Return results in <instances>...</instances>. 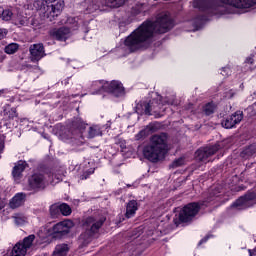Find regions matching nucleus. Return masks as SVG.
I'll return each instance as SVG.
<instances>
[{"mask_svg": "<svg viewBox=\"0 0 256 256\" xmlns=\"http://www.w3.org/2000/svg\"><path fill=\"white\" fill-rule=\"evenodd\" d=\"M173 29V20L169 14H160L155 22L144 21L136 30H134L125 40L124 45L131 53L151 45L155 33L163 34Z\"/></svg>", "mask_w": 256, "mask_h": 256, "instance_id": "nucleus-1", "label": "nucleus"}, {"mask_svg": "<svg viewBox=\"0 0 256 256\" xmlns=\"http://www.w3.org/2000/svg\"><path fill=\"white\" fill-rule=\"evenodd\" d=\"M25 11H39L41 9L44 17L48 19V21H55L58 15H61L63 11V0H37L34 2H27L24 4Z\"/></svg>", "mask_w": 256, "mask_h": 256, "instance_id": "nucleus-2", "label": "nucleus"}, {"mask_svg": "<svg viewBox=\"0 0 256 256\" xmlns=\"http://www.w3.org/2000/svg\"><path fill=\"white\" fill-rule=\"evenodd\" d=\"M167 149V134H155L150 138V144L144 147L143 155L148 161H159Z\"/></svg>", "mask_w": 256, "mask_h": 256, "instance_id": "nucleus-3", "label": "nucleus"}, {"mask_svg": "<svg viewBox=\"0 0 256 256\" xmlns=\"http://www.w3.org/2000/svg\"><path fill=\"white\" fill-rule=\"evenodd\" d=\"M92 89L94 90L92 95H97L98 93H102V91L110 93L113 97H123L125 95V88H123V84L115 80L111 82H105L103 80L94 81L92 83Z\"/></svg>", "mask_w": 256, "mask_h": 256, "instance_id": "nucleus-4", "label": "nucleus"}, {"mask_svg": "<svg viewBox=\"0 0 256 256\" xmlns=\"http://www.w3.org/2000/svg\"><path fill=\"white\" fill-rule=\"evenodd\" d=\"M103 223H105V218H100L96 220L93 217H88L84 224H83V229L85 230V233H82L79 237L80 241L84 245H87L89 243V240L91 239V235L93 233H97L101 227H103Z\"/></svg>", "mask_w": 256, "mask_h": 256, "instance_id": "nucleus-5", "label": "nucleus"}, {"mask_svg": "<svg viewBox=\"0 0 256 256\" xmlns=\"http://www.w3.org/2000/svg\"><path fill=\"white\" fill-rule=\"evenodd\" d=\"M68 23L71 25L70 28L62 27L55 28L50 30V37L57 39L58 41H65L71 35V31H77L79 29V22H77V18H68Z\"/></svg>", "mask_w": 256, "mask_h": 256, "instance_id": "nucleus-6", "label": "nucleus"}, {"mask_svg": "<svg viewBox=\"0 0 256 256\" xmlns=\"http://www.w3.org/2000/svg\"><path fill=\"white\" fill-rule=\"evenodd\" d=\"M201 206L196 202L189 203L179 213V220L181 223H189L199 213Z\"/></svg>", "mask_w": 256, "mask_h": 256, "instance_id": "nucleus-7", "label": "nucleus"}, {"mask_svg": "<svg viewBox=\"0 0 256 256\" xmlns=\"http://www.w3.org/2000/svg\"><path fill=\"white\" fill-rule=\"evenodd\" d=\"M31 191H43L47 187V178L42 173H34L28 180Z\"/></svg>", "mask_w": 256, "mask_h": 256, "instance_id": "nucleus-8", "label": "nucleus"}, {"mask_svg": "<svg viewBox=\"0 0 256 256\" xmlns=\"http://www.w3.org/2000/svg\"><path fill=\"white\" fill-rule=\"evenodd\" d=\"M256 194L254 192H249L245 196L240 197L238 200H236L232 207H235L236 209L243 210V209H249V207H253L255 204Z\"/></svg>", "mask_w": 256, "mask_h": 256, "instance_id": "nucleus-9", "label": "nucleus"}, {"mask_svg": "<svg viewBox=\"0 0 256 256\" xmlns=\"http://www.w3.org/2000/svg\"><path fill=\"white\" fill-rule=\"evenodd\" d=\"M218 149H220L219 144L198 149L195 153L196 161L207 163V161H209L207 159H209L212 155H215Z\"/></svg>", "mask_w": 256, "mask_h": 256, "instance_id": "nucleus-10", "label": "nucleus"}, {"mask_svg": "<svg viewBox=\"0 0 256 256\" xmlns=\"http://www.w3.org/2000/svg\"><path fill=\"white\" fill-rule=\"evenodd\" d=\"M241 121H243V111H236L231 116L224 118L221 125L224 129H233V127L241 123Z\"/></svg>", "mask_w": 256, "mask_h": 256, "instance_id": "nucleus-11", "label": "nucleus"}, {"mask_svg": "<svg viewBox=\"0 0 256 256\" xmlns=\"http://www.w3.org/2000/svg\"><path fill=\"white\" fill-rule=\"evenodd\" d=\"M30 51V59L33 63H37L38 61H41L43 57H45V47L42 43L39 44H33L29 48Z\"/></svg>", "mask_w": 256, "mask_h": 256, "instance_id": "nucleus-12", "label": "nucleus"}, {"mask_svg": "<svg viewBox=\"0 0 256 256\" xmlns=\"http://www.w3.org/2000/svg\"><path fill=\"white\" fill-rule=\"evenodd\" d=\"M225 5H231L237 9H249L256 5V0H220Z\"/></svg>", "mask_w": 256, "mask_h": 256, "instance_id": "nucleus-13", "label": "nucleus"}, {"mask_svg": "<svg viewBox=\"0 0 256 256\" xmlns=\"http://www.w3.org/2000/svg\"><path fill=\"white\" fill-rule=\"evenodd\" d=\"M73 227V221L64 220L53 226V233L57 235H67Z\"/></svg>", "mask_w": 256, "mask_h": 256, "instance_id": "nucleus-14", "label": "nucleus"}, {"mask_svg": "<svg viewBox=\"0 0 256 256\" xmlns=\"http://www.w3.org/2000/svg\"><path fill=\"white\" fill-rule=\"evenodd\" d=\"M72 129H73V135H79L80 133H83L85 129H87V123L83 121L80 117H76L72 121Z\"/></svg>", "mask_w": 256, "mask_h": 256, "instance_id": "nucleus-15", "label": "nucleus"}, {"mask_svg": "<svg viewBox=\"0 0 256 256\" xmlns=\"http://www.w3.org/2000/svg\"><path fill=\"white\" fill-rule=\"evenodd\" d=\"M156 104V106H155ZM163 106V102H149V103H144V113L145 115H153V113H157ZM153 111V113H151Z\"/></svg>", "mask_w": 256, "mask_h": 256, "instance_id": "nucleus-16", "label": "nucleus"}, {"mask_svg": "<svg viewBox=\"0 0 256 256\" xmlns=\"http://www.w3.org/2000/svg\"><path fill=\"white\" fill-rule=\"evenodd\" d=\"M26 197H27V195L25 193H17L10 200V203H9L10 208L17 209V208L21 207V205H23V203H25Z\"/></svg>", "mask_w": 256, "mask_h": 256, "instance_id": "nucleus-17", "label": "nucleus"}, {"mask_svg": "<svg viewBox=\"0 0 256 256\" xmlns=\"http://www.w3.org/2000/svg\"><path fill=\"white\" fill-rule=\"evenodd\" d=\"M14 23L18 27H27L29 25V17L25 16L23 12H17L14 16Z\"/></svg>", "mask_w": 256, "mask_h": 256, "instance_id": "nucleus-18", "label": "nucleus"}, {"mask_svg": "<svg viewBox=\"0 0 256 256\" xmlns=\"http://www.w3.org/2000/svg\"><path fill=\"white\" fill-rule=\"evenodd\" d=\"M137 209H139V203H137L136 200L129 201L126 206L127 219H131V217H135V213H137Z\"/></svg>", "mask_w": 256, "mask_h": 256, "instance_id": "nucleus-19", "label": "nucleus"}, {"mask_svg": "<svg viewBox=\"0 0 256 256\" xmlns=\"http://www.w3.org/2000/svg\"><path fill=\"white\" fill-rule=\"evenodd\" d=\"M27 167V162L25 161H19L17 165L14 166L12 175L14 179H19L21 177V174L25 171Z\"/></svg>", "mask_w": 256, "mask_h": 256, "instance_id": "nucleus-20", "label": "nucleus"}, {"mask_svg": "<svg viewBox=\"0 0 256 256\" xmlns=\"http://www.w3.org/2000/svg\"><path fill=\"white\" fill-rule=\"evenodd\" d=\"M27 250L24 248L23 243L18 242L12 249L11 256H25Z\"/></svg>", "mask_w": 256, "mask_h": 256, "instance_id": "nucleus-21", "label": "nucleus"}, {"mask_svg": "<svg viewBox=\"0 0 256 256\" xmlns=\"http://www.w3.org/2000/svg\"><path fill=\"white\" fill-rule=\"evenodd\" d=\"M193 7L200 9V11H208V9H211V3L207 2V0H194Z\"/></svg>", "mask_w": 256, "mask_h": 256, "instance_id": "nucleus-22", "label": "nucleus"}, {"mask_svg": "<svg viewBox=\"0 0 256 256\" xmlns=\"http://www.w3.org/2000/svg\"><path fill=\"white\" fill-rule=\"evenodd\" d=\"M0 19H2V21H11V19H13V11L0 6Z\"/></svg>", "mask_w": 256, "mask_h": 256, "instance_id": "nucleus-23", "label": "nucleus"}, {"mask_svg": "<svg viewBox=\"0 0 256 256\" xmlns=\"http://www.w3.org/2000/svg\"><path fill=\"white\" fill-rule=\"evenodd\" d=\"M12 219L17 227H22V225H26L27 223V216L25 214L16 213L12 216Z\"/></svg>", "mask_w": 256, "mask_h": 256, "instance_id": "nucleus-24", "label": "nucleus"}, {"mask_svg": "<svg viewBox=\"0 0 256 256\" xmlns=\"http://www.w3.org/2000/svg\"><path fill=\"white\" fill-rule=\"evenodd\" d=\"M99 135H103V132L101 131V126L99 125H93L88 130V137L89 139H93L95 137H99Z\"/></svg>", "mask_w": 256, "mask_h": 256, "instance_id": "nucleus-25", "label": "nucleus"}, {"mask_svg": "<svg viewBox=\"0 0 256 256\" xmlns=\"http://www.w3.org/2000/svg\"><path fill=\"white\" fill-rule=\"evenodd\" d=\"M69 253V246L67 244L57 245L54 251V256H67Z\"/></svg>", "mask_w": 256, "mask_h": 256, "instance_id": "nucleus-26", "label": "nucleus"}, {"mask_svg": "<svg viewBox=\"0 0 256 256\" xmlns=\"http://www.w3.org/2000/svg\"><path fill=\"white\" fill-rule=\"evenodd\" d=\"M255 154H256V146L250 145L241 152V157H243V159H249V157H253V155Z\"/></svg>", "mask_w": 256, "mask_h": 256, "instance_id": "nucleus-27", "label": "nucleus"}, {"mask_svg": "<svg viewBox=\"0 0 256 256\" xmlns=\"http://www.w3.org/2000/svg\"><path fill=\"white\" fill-rule=\"evenodd\" d=\"M18 50H19V44L17 43H11L7 45L4 49L7 55H13L14 53H17Z\"/></svg>", "mask_w": 256, "mask_h": 256, "instance_id": "nucleus-28", "label": "nucleus"}, {"mask_svg": "<svg viewBox=\"0 0 256 256\" xmlns=\"http://www.w3.org/2000/svg\"><path fill=\"white\" fill-rule=\"evenodd\" d=\"M33 241H35V235H33V234L24 238L22 245L26 251H27V249H31V245H33Z\"/></svg>", "mask_w": 256, "mask_h": 256, "instance_id": "nucleus-29", "label": "nucleus"}, {"mask_svg": "<svg viewBox=\"0 0 256 256\" xmlns=\"http://www.w3.org/2000/svg\"><path fill=\"white\" fill-rule=\"evenodd\" d=\"M107 7L117 8L125 5V0H106Z\"/></svg>", "mask_w": 256, "mask_h": 256, "instance_id": "nucleus-30", "label": "nucleus"}, {"mask_svg": "<svg viewBox=\"0 0 256 256\" xmlns=\"http://www.w3.org/2000/svg\"><path fill=\"white\" fill-rule=\"evenodd\" d=\"M61 213V206L59 204H53L50 206L51 217H57Z\"/></svg>", "mask_w": 256, "mask_h": 256, "instance_id": "nucleus-31", "label": "nucleus"}, {"mask_svg": "<svg viewBox=\"0 0 256 256\" xmlns=\"http://www.w3.org/2000/svg\"><path fill=\"white\" fill-rule=\"evenodd\" d=\"M205 115H213L215 113V104L208 103L204 106L203 109Z\"/></svg>", "mask_w": 256, "mask_h": 256, "instance_id": "nucleus-32", "label": "nucleus"}, {"mask_svg": "<svg viewBox=\"0 0 256 256\" xmlns=\"http://www.w3.org/2000/svg\"><path fill=\"white\" fill-rule=\"evenodd\" d=\"M60 212L64 217H68L71 214V207L68 204H60Z\"/></svg>", "mask_w": 256, "mask_h": 256, "instance_id": "nucleus-33", "label": "nucleus"}, {"mask_svg": "<svg viewBox=\"0 0 256 256\" xmlns=\"http://www.w3.org/2000/svg\"><path fill=\"white\" fill-rule=\"evenodd\" d=\"M147 131H151V132L155 131V125L153 124L148 125L145 130H142L137 134L136 138L141 139V137H145Z\"/></svg>", "mask_w": 256, "mask_h": 256, "instance_id": "nucleus-34", "label": "nucleus"}, {"mask_svg": "<svg viewBox=\"0 0 256 256\" xmlns=\"http://www.w3.org/2000/svg\"><path fill=\"white\" fill-rule=\"evenodd\" d=\"M182 165H185V158L183 157L174 160L170 167H172V169H177V167H182Z\"/></svg>", "mask_w": 256, "mask_h": 256, "instance_id": "nucleus-35", "label": "nucleus"}, {"mask_svg": "<svg viewBox=\"0 0 256 256\" xmlns=\"http://www.w3.org/2000/svg\"><path fill=\"white\" fill-rule=\"evenodd\" d=\"M95 173V169L90 168L88 171L84 172L81 176L80 179L84 181V179H89L90 175H93Z\"/></svg>", "mask_w": 256, "mask_h": 256, "instance_id": "nucleus-36", "label": "nucleus"}, {"mask_svg": "<svg viewBox=\"0 0 256 256\" xmlns=\"http://www.w3.org/2000/svg\"><path fill=\"white\" fill-rule=\"evenodd\" d=\"M246 111L250 117H254L256 115V102L249 106Z\"/></svg>", "mask_w": 256, "mask_h": 256, "instance_id": "nucleus-37", "label": "nucleus"}, {"mask_svg": "<svg viewBox=\"0 0 256 256\" xmlns=\"http://www.w3.org/2000/svg\"><path fill=\"white\" fill-rule=\"evenodd\" d=\"M54 179H56V181L54 180V183H59V181H63V172H58L53 174Z\"/></svg>", "mask_w": 256, "mask_h": 256, "instance_id": "nucleus-38", "label": "nucleus"}, {"mask_svg": "<svg viewBox=\"0 0 256 256\" xmlns=\"http://www.w3.org/2000/svg\"><path fill=\"white\" fill-rule=\"evenodd\" d=\"M221 75H223V77H229V75H231V68L229 67L222 68Z\"/></svg>", "mask_w": 256, "mask_h": 256, "instance_id": "nucleus-39", "label": "nucleus"}, {"mask_svg": "<svg viewBox=\"0 0 256 256\" xmlns=\"http://www.w3.org/2000/svg\"><path fill=\"white\" fill-rule=\"evenodd\" d=\"M97 9H99V7L97 5H94L92 8L88 7L86 9V13H93V11H97Z\"/></svg>", "mask_w": 256, "mask_h": 256, "instance_id": "nucleus-40", "label": "nucleus"}, {"mask_svg": "<svg viewBox=\"0 0 256 256\" xmlns=\"http://www.w3.org/2000/svg\"><path fill=\"white\" fill-rule=\"evenodd\" d=\"M7 35V30L0 29V41L1 39H4V37Z\"/></svg>", "mask_w": 256, "mask_h": 256, "instance_id": "nucleus-41", "label": "nucleus"}, {"mask_svg": "<svg viewBox=\"0 0 256 256\" xmlns=\"http://www.w3.org/2000/svg\"><path fill=\"white\" fill-rule=\"evenodd\" d=\"M245 64L246 65H253V58L252 57L247 58L246 61H245Z\"/></svg>", "mask_w": 256, "mask_h": 256, "instance_id": "nucleus-42", "label": "nucleus"}, {"mask_svg": "<svg viewBox=\"0 0 256 256\" xmlns=\"http://www.w3.org/2000/svg\"><path fill=\"white\" fill-rule=\"evenodd\" d=\"M38 25H39V24L37 23V21H35V19L32 18V19H31V26L34 27V28H36V27H38Z\"/></svg>", "mask_w": 256, "mask_h": 256, "instance_id": "nucleus-43", "label": "nucleus"}, {"mask_svg": "<svg viewBox=\"0 0 256 256\" xmlns=\"http://www.w3.org/2000/svg\"><path fill=\"white\" fill-rule=\"evenodd\" d=\"M208 239H209V236L204 237L202 240H200L199 245H203V243H207Z\"/></svg>", "mask_w": 256, "mask_h": 256, "instance_id": "nucleus-44", "label": "nucleus"}, {"mask_svg": "<svg viewBox=\"0 0 256 256\" xmlns=\"http://www.w3.org/2000/svg\"><path fill=\"white\" fill-rule=\"evenodd\" d=\"M3 207H5V201L0 199V211H1V209H3Z\"/></svg>", "mask_w": 256, "mask_h": 256, "instance_id": "nucleus-45", "label": "nucleus"}, {"mask_svg": "<svg viewBox=\"0 0 256 256\" xmlns=\"http://www.w3.org/2000/svg\"><path fill=\"white\" fill-rule=\"evenodd\" d=\"M70 66H72L73 69H77V66H75L74 64H71Z\"/></svg>", "mask_w": 256, "mask_h": 256, "instance_id": "nucleus-46", "label": "nucleus"}, {"mask_svg": "<svg viewBox=\"0 0 256 256\" xmlns=\"http://www.w3.org/2000/svg\"><path fill=\"white\" fill-rule=\"evenodd\" d=\"M11 111H12V113H14V115H15V113H16V112H15V109H11Z\"/></svg>", "mask_w": 256, "mask_h": 256, "instance_id": "nucleus-47", "label": "nucleus"}, {"mask_svg": "<svg viewBox=\"0 0 256 256\" xmlns=\"http://www.w3.org/2000/svg\"><path fill=\"white\" fill-rule=\"evenodd\" d=\"M1 151H3V146H2V148L0 149V153H1Z\"/></svg>", "mask_w": 256, "mask_h": 256, "instance_id": "nucleus-48", "label": "nucleus"}, {"mask_svg": "<svg viewBox=\"0 0 256 256\" xmlns=\"http://www.w3.org/2000/svg\"><path fill=\"white\" fill-rule=\"evenodd\" d=\"M158 117H162V115H158Z\"/></svg>", "mask_w": 256, "mask_h": 256, "instance_id": "nucleus-49", "label": "nucleus"}]
</instances>
